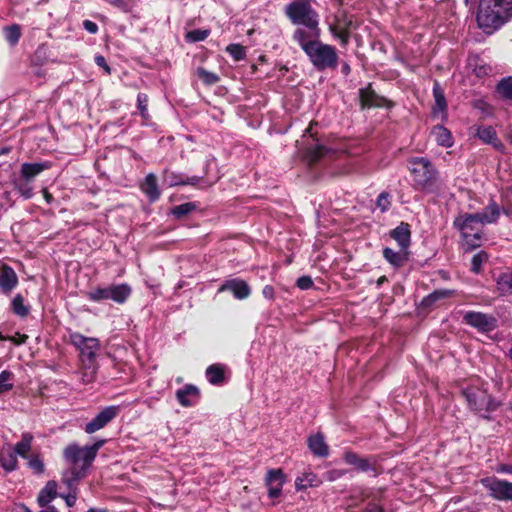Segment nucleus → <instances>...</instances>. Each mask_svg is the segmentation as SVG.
<instances>
[{
  "label": "nucleus",
  "instance_id": "nucleus-60",
  "mask_svg": "<svg viewBox=\"0 0 512 512\" xmlns=\"http://www.w3.org/2000/svg\"><path fill=\"white\" fill-rule=\"evenodd\" d=\"M66 502V505L72 507L76 503L77 495L75 492L69 493L62 496Z\"/></svg>",
  "mask_w": 512,
  "mask_h": 512
},
{
  "label": "nucleus",
  "instance_id": "nucleus-35",
  "mask_svg": "<svg viewBox=\"0 0 512 512\" xmlns=\"http://www.w3.org/2000/svg\"><path fill=\"white\" fill-rule=\"evenodd\" d=\"M496 283L501 295L512 294V273H502L497 278Z\"/></svg>",
  "mask_w": 512,
  "mask_h": 512
},
{
  "label": "nucleus",
  "instance_id": "nucleus-25",
  "mask_svg": "<svg viewBox=\"0 0 512 512\" xmlns=\"http://www.w3.org/2000/svg\"><path fill=\"white\" fill-rule=\"evenodd\" d=\"M199 397V390L196 386L188 384L184 388L176 391V398L184 407L194 405L195 400Z\"/></svg>",
  "mask_w": 512,
  "mask_h": 512
},
{
  "label": "nucleus",
  "instance_id": "nucleus-30",
  "mask_svg": "<svg viewBox=\"0 0 512 512\" xmlns=\"http://www.w3.org/2000/svg\"><path fill=\"white\" fill-rule=\"evenodd\" d=\"M0 463L7 472L16 470L18 460L15 452H13L12 449H3L0 452Z\"/></svg>",
  "mask_w": 512,
  "mask_h": 512
},
{
  "label": "nucleus",
  "instance_id": "nucleus-50",
  "mask_svg": "<svg viewBox=\"0 0 512 512\" xmlns=\"http://www.w3.org/2000/svg\"><path fill=\"white\" fill-rule=\"evenodd\" d=\"M137 107L140 110V114L143 118H148V96L145 93H138L137 95Z\"/></svg>",
  "mask_w": 512,
  "mask_h": 512
},
{
  "label": "nucleus",
  "instance_id": "nucleus-1",
  "mask_svg": "<svg viewBox=\"0 0 512 512\" xmlns=\"http://www.w3.org/2000/svg\"><path fill=\"white\" fill-rule=\"evenodd\" d=\"M317 71L335 69L338 66V53L334 46L321 41V29L305 34L295 41Z\"/></svg>",
  "mask_w": 512,
  "mask_h": 512
},
{
  "label": "nucleus",
  "instance_id": "nucleus-45",
  "mask_svg": "<svg viewBox=\"0 0 512 512\" xmlns=\"http://www.w3.org/2000/svg\"><path fill=\"white\" fill-rule=\"evenodd\" d=\"M226 52L235 60L240 61L246 57V50L240 44H229L226 47Z\"/></svg>",
  "mask_w": 512,
  "mask_h": 512
},
{
  "label": "nucleus",
  "instance_id": "nucleus-23",
  "mask_svg": "<svg viewBox=\"0 0 512 512\" xmlns=\"http://www.w3.org/2000/svg\"><path fill=\"white\" fill-rule=\"evenodd\" d=\"M18 284V277L14 269L6 264L0 266V289L8 293Z\"/></svg>",
  "mask_w": 512,
  "mask_h": 512
},
{
  "label": "nucleus",
  "instance_id": "nucleus-15",
  "mask_svg": "<svg viewBox=\"0 0 512 512\" xmlns=\"http://www.w3.org/2000/svg\"><path fill=\"white\" fill-rule=\"evenodd\" d=\"M285 482V475L281 469H270L265 478V484L268 487V496L277 498L282 491Z\"/></svg>",
  "mask_w": 512,
  "mask_h": 512
},
{
  "label": "nucleus",
  "instance_id": "nucleus-34",
  "mask_svg": "<svg viewBox=\"0 0 512 512\" xmlns=\"http://www.w3.org/2000/svg\"><path fill=\"white\" fill-rule=\"evenodd\" d=\"M4 36L6 41L11 45L15 46L22 35L21 27L19 24H12L3 28Z\"/></svg>",
  "mask_w": 512,
  "mask_h": 512
},
{
  "label": "nucleus",
  "instance_id": "nucleus-19",
  "mask_svg": "<svg viewBox=\"0 0 512 512\" xmlns=\"http://www.w3.org/2000/svg\"><path fill=\"white\" fill-rule=\"evenodd\" d=\"M382 255L393 268L399 269L409 261L410 252L402 248L399 251H395L392 248L385 247Z\"/></svg>",
  "mask_w": 512,
  "mask_h": 512
},
{
  "label": "nucleus",
  "instance_id": "nucleus-47",
  "mask_svg": "<svg viewBox=\"0 0 512 512\" xmlns=\"http://www.w3.org/2000/svg\"><path fill=\"white\" fill-rule=\"evenodd\" d=\"M14 185H15V189L25 199H30L33 196V188L29 184V182L23 181L20 178L19 180L14 181Z\"/></svg>",
  "mask_w": 512,
  "mask_h": 512
},
{
  "label": "nucleus",
  "instance_id": "nucleus-64",
  "mask_svg": "<svg viewBox=\"0 0 512 512\" xmlns=\"http://www.w3.org/2000/svg\"><path fill=\"white\" fill-rule=\"evenodd\" d=\"M40 512H58L54 506H47Z\"/></svg>",
  "mask_w": 512,
  "mask_h": 512
},
{
  "label": "nucleus",
  "instance_id": "nucleus-55",
  "mask_svg": "<svg viewBox=\"0 0 512 512\" xmlns=\"http://www.w3.org/2000/svg\"><path fill=\"white\" fill-rule=\"evenodd\" d=\"M345 475V470L333 469L325 474V478L328 481H335Z\"/></svg>",
  "mask_w": 512,
  "mask_h": 512
},
{
  "label": "nucleus",
  "instance_id": "nucleus-9",
  "mask_svg": "<svg viewBox=\"0 0 512 512\" xmlns=\"http://www.w3.org/2000/svg\"><path fill=\"white\" fill-rule=\"evenodd\" d=\"M69 342L79 350L82 363L95 362L100 349V342L97 338L86 337L79 332H70Z\"/></svg>",
  "mask_w": 512,
  "mask_h": 512
},
{
  "label": "nucleus",
  "instance_id": "nucleus-61",
  "mask_svg": "<svg viewBox=\"0 0 512 512\" xmlns=\"http://www.w3.org/2000/svg\"><path fill=\"white\" fill-rule=\"evenodd\" d=\"M42 193H43V197H44L45 201L48 204H51L54 201L53 195L51 193H49V191L47 189L44 188L42 190Z\"/></svg>",
  "mask_w": 512,
  "mask_h": 512
},
{
  "label": "nucleus",
  "instance_id": "nucleus-28",
  "mask_svg": "<svg viewBox=\"0 0 512 512\" xmlns=\"http://www.w3.org/2000/svg\"><path fill=\"white\" fill-rule=\"evenodd\" d=\"M438 145L449 148L453 145V137L450 131L442 125H436L431 131Z\"/></svg>",
  "mask_w": 512,
  "mask_h": 512
},
{
  "label": "nucleus",
  "instance_id": "nucleus-39",
  "mask_svg": "<svg viewBox=\"0 0 512 512\" xmlns=\"http://www.w3.org/2000/svg\"><path fill=\"white\" fill-rule=\"evenodd\" d=\"M469 64L473 67V72L477 77L488 75L492 70L491 67L479 57L471 58Z\"/></svg>",
  "mask_w": 512,
  "mask_h": 512
},
{
  "label": "nucleus",
  "instance_id": "nucleus-37",
  "mask_svg": "<svg viewBox=\"0 0 512 512\" xmlns=\"http://www.w3.org/2000/svg\"><path fill=\"white\" fill-rule=\"evenodd\" d=\"M433 95L435 99L434 113L438 111L445 112L447 109V102L442 89L438 83H435L433 87Z\"/></svg>",
  "mask_w": 512,
  "mask_h": 512
},
{
  "label": "nucleus",
  "instance_id": "nucleus-49",
  "mask_svg": "<svg viewBox=\"0 0 512 512\" xmlns=\"http://www.w3.org/2000/svg\"><path fill=\"white\" fill-rule=\"evenodd\" d=\"M376 205L381 212L388 211L391 207V195L386 191L381 192L377 197Z\"/></svg>",
  "mask_w": 512,
  "mask_h": 512
},
{
  "label": "nucleus",
  "instance_id": "nucleus-33",
  "mask_svg": "<svg viewBox=\"0 0 512 512\" xmlns=\"http://www.w3.org/2000/svg\"><path fill=\"white\" fill-rule=\"evenodd\" d=\"M32 440L33 436L30 433H23L21 440L16 443L12 451L15 452L16 456L19 455L26 458L28 452L31 450Z\"/></svg>",
  "mask_w": 512,
  "mask_h": 512
},
{
  "label": "nucleus",
  "instance_id": "nucleus-63",
  "mask_svg": "<svg viewBox=\"0 0 512 512\" xmlns=\"http://www.w3.org/2000/svg\"><path fill=\"white\" fill-rule=\"evenodd\" d=\"M342 28V26L331 24L329 25V31L331 34L335 37V33L337 34L339 30Z\"/></svg>",
  "mask_w": 512,
  "mask_h": 512
},
{
  "label": "nucleus",
  "instance_id": "nucleus-29",
  "mask_svg": "<svg viewBox=\"0 0 512 512\" xmlns=\"http://www.w3.org/2000/svg\"><path fill=\"white\" fill-rule=\"evenodd\" d=\"M206 377L212 385H220L225 379V369L221 364H212L206 369Z\"/></svg>",
  "mask_w": 512,
  "mask_h": 512
},
{
  "label": "nucleus",
  "instance_id": "nucleus-38",
  "mask_svg": "<svg viewBox=\"0 0 512 512\" xmlns=\"http://www.w3.org/2000/svg\"><path fill=\"white\" fill-rule=\"evenodd\" d=\"M327 152H328V149L325 146H323L319 143H316L315 145L307 148L306 158L309 161V163H315L321 157H323Z\"/></svg>",
  "mask_w": 512,
  "mask_h": 512
},
{
  "label": "nucleus",
  "instance_id": "nucleus-10",
  "mask_svg": "<svg viewBox=\"0 0 512 512\" xmlns=\"http://www.w3.org/2000/svg\"><path fill=\"white\" fill-rule=\"evenodd\" d=\"M120 412L119 406H106L91 421L86 423L84 431L93 434L108 425Z\"/></svg>",
  "mask_w": 512,
  "mask_h": 512
},
{
  "label": "nucleus",
  "instance_id": "nucleus-24",
  "mask_svg": "<svg viewBox=\"0 0 512 512\" xmlns=\"http://www.w3.org/2000/svg\"><path fill=\"white\" fill-rule=\"evenodd\" d=\"M344 461L354 466L361 472L374 471L375 468L369 458H362L357 453L352 451H346L343 456Z\"/></svg>",
  "mask_w": 512,
  "mask_h": 512
},
{
  "label": "nucleus",
  "instance_id": "nucleus-17",
  "mask_svg": "<svg viewBox=\"0 0 512 512\" xmlns=\"http://www.w3.org/2000/svg\"><path fill=\"white\" fill-rule=\"evenodd\" d=\"M229 290L239 300L246 299L251 294V289L246 281L241 279L227 280L219 289L220 292Z\"/></svg>",
  "mask_w": 512,
  "mask_h": 512
},
{
  "label": "nucleus",
  "instance_id": "nucleus-21",
  "mask_svg": "<svg viewBox=\"0 0 512 512\" xmlns=\"http://www.w3.org/2000/svg\"><path fill=\"white\" fill-rule=\"evenodd\" d=\"M140 190L146 195L150 202L157 201L161 195L157 176L154 173L147 174L140 184Z\"/></svg>",
  "mask_w": 512,
  "mask_h": 512
},
{
  "label": "nucleus",
  "instance_id": "nucleus-40",
  "mask_svg": "<svg viewBox=\"0 0 512 512\" xmlns=\"http://www.w3.org/2000/svg\"><path fill=\"white\" fill-rule=\"evenodd\" d=\"M196 75L203 81L205 85H214L219 82V76L211 71L204 69L203 67H198L196 70Z\"/></svg>",
  "mask_w": 512,
  "mask_h": 512
},
{
  "label": "nucleus",
  "instance_id": "nucleus-16",
  "mask_svg": "<svg viewBox=\"0 0 512 512\" xmlns=\"http://www.w3.org/2000/svg\"><path fill=\"white\" fill-rule=\"evenodd\" d=\"M202 180V177L192 176V177H184L180 173H176L168 168L163 170L162 173V181L169 187H174L178 185H191L195 186Z\"/></svg>",
  "mask_w": 512,
  "mask_h": 512
},
{
  "label": "nucleus",
  "instance_id": "nucleus-18",
  "mask_svg": "<svg viewBox=\"0 0 512 512\" xmlns=\"http://www.w3.org/2000/svg\"><path fill=\"white\" fill-rule=\"evenodd\" d=\"M476 136L485 144L491 145L499 152H504L505 146L499 140L496 130L492 126H479Z\"/></svg>",
  "mask_w": 512,
  "mask_h": 512
},
{
  "label": "nucleus",
  "instance_id": "nucleus-8",
  "mask_svg": "<svg viewBox=\"0 0 512 512\" xmlns=\"http://www.w3.org/2000/svg\"><path fill=\"white\" fill-rule=\"evenodd\" d=\"M131 287L128 284L122 283L117 285H110L104 288L97 287L87 293L89 300L93 302H100L103 300H113L118 304H123L131 295Z\"/></svg>",
  "mask_w": 512,
  "mask_h": 512
},
{
  "label": "nucleus",
  "instance_id": "nucleus-3",
  "mask_svg": "<svg viewBox=\"0 0 512 512\" xmlns=\"http://www.w3.org/2000/svg\"><path fill=\"white\" fill-rule=\"evenodd\" d=\"M313 0H293L284 8V14L289 21L298 26L293 34L294 41L300 39L304 34L309 35L321 28L319 26V14L312 6Z\"/></svg>",
  "mask_w": 512,
  "mask_h": 512
},
{
  "label": "nucleus",
  "instance_id": "nucleus-53",
  "mask_svg": "<svg viewBox=\"0 0 512 512\" xmlns=\"http://www.w3.org/2000/svg\"><path fill=\"white\" fill-rule=\"evenodd\" d=\"M296 285L301 290H308L313 287V280L310 276H301L297 279Z\"/></svg>",
  "mask_w": 512,
  "mask_h": 512
},
{
  "label": "nucleus",
  "instance_id": "nucleus-12",
  "mask_svg": "<svg viewBox=\"0 0 512 512\" xmlns=\"http://www.w3.org/2000/svg\"><path fill=\"white\" fill-rule=\"evenodd\" d=\"M465 323L481 332H490L497 327V319L482 312L468 311L463 317Z\"/></svg>",
  "mask_w": 512,
  "mask_h": 512
},
{
  "label": "nucleus",
  "instance_id": "nucleus-22",
  "mask_svg": "<svg viewBox=\"0 0 512 512\" xmlns=\"http://www.w3.org/2000/svg\"><path fill=\"white\" fill-rule=\"evenodd\" d=\"M389 234L390 237L398 243L400 248L409 250L411 231L408 223L401 222L396 228L392 229Z\"/></svg>",
  "mask_w": 512,
  "mask_h": 512
},
{
  "label": "nucleus",
  "instance_id": "nucleus-44",
  "mask_svg": "<svg viewBox=\"0 0 512 512\" xmlns=\"http://www.w3.org/2000/svg\"><path fill=\"white\" fill-rule=\"evenodd\" d=\"M14 375L12 372L4 370L0 373V393H5L13 388Z\"/></svg>",
  "mask_w": 512,
  "mask_h": 512
},
{
  "label": "nucleus",
  "instance_id": "nucleus-20",
  "mask_svg": "<svg viewBox=\"0 0 512 512\" xmlns=\"http://www.w3.org/2000/svg\"><path fill=\"white\" fill-rule=\"evenodd\" d=\"M49 162L23 163L20 168V178L23 181L31 182L44 170L50 168Z\"/></svg>",
  "mask_w": 512,
  "mask_h": 512
},
{
  "label": "nucleus",
  "instance_id": "nucleus-43",
  "mask_svg": "<svg viewBox=\"0 0 512 512\" xmlns=\"http://www.w3.org/2000/svg\"><path fill=\"white\" fill-rule=\"evenodd\" d=\"M210 35L209 29H194L191 31H188L185 35V39L188 42H200L204 41L208 36Z\"/></svg>",
  "mask_w": 512,
  "mask_h": 512
},
{
  "label": "nucleus",
  "instance_id": "nucleus-56",
  "mask_svg": "<svg viewBox=\"0 0 512 512\" xmlns=\"http://www.w3.org/2000/svg\"><path fill=\"white\" fill-rule=\"evenodd\" d=\"M95 63H96L99 67L103 68V69L105 70L106 74H108V75H109V74L111 73V69H110L109 65L107 64L106 59H105V57H104V56H102V55H96V57H95Z\"/></svg>",
  "mask_w": 512,
  "mask_h": 512
},
{
  "label": "nucleus",
  "instance_id": "nucleus-26",
  "mask_svg": "<svg viewBox=\"0 0 512 512\" xmlns=\"http://www.w3.org/2000/svg\"><path fill=\"white\" fill-rule=\"evenodd\" d=\"M308 447L317 457H327L329 454V447L324 440V436L320 433L308 438Z\"/></svg>",
  "mask_w": 512,
  "mask_h": 512
},
{
  "label": "nucleus",
  "instance_id": "nucleus-48",
  "mask_svg": "<svg viewBox=\"0 0 512 512\" xmlns=\"http://www.w3.org/2000/svg\"><path fill=\"white\" fill-rule=\"evenodd\" d=\"M487 259L488 256L484 251L476 253L471 259V271L474 273H479L481 271L482 264L486 262Z\"/></svg>",
  "mask_w": 512,
  "mask_h": 512
},
{
  "label": "nucleus",
  "instance_id": "nucleus-52",
  "mask_svg": "<svg viewBox=\"0 0 512 512\" xmlns=\"http://www.w3.org/2000/svg\"><path fill=\"white\" fill-rule=\"evenodd\" d=\"M28 465L36 473L40 474V473H43V471H44V464L38 456H34V457L30 458L28 461Z\"/></svg>",
  "mask_w": 512,
  "mask_h": 512
},
{
  "label": "nucleus",
  "instance_id": "nucleus-57",
  "mask_svg": "<svg viewBox=\"0 0 512 512\" xmlns=\"http://www.w3.org/2000/svg\"><path fill=\"white\" fill-rule=\"evenodd\" d=\"M83 27L90 34H96L98 32V25L91 20H84Z\"/></svg>",
  "mask_w": 512,
  "mask_h": 512
},
{
  "label": "nucleus",
  "instance_id": "nucleus-5",
  "mask_svg": "<svg viewBox=\"0 0 512 512\" xmlns=\"http://www.w3.org/2000/svg\"><path fill=\"white\" fill-rule=\"evenodd\" d=\"M407 168L411 173L416 189L429 193L439 191V172L428 158H410Z\"/></svg>",
  "mask_w": 512,
  "mask_h": 512
},
{
  "label": "nucleus",
  "instance_id": "nucleus-62",
  "mask_svg": "<svg viewBox=\"0 0 512 512\" xmlns=\"http://www.w3.org/2000/svg\"><path fill=\"white\" fill-rule=\"evenodd\" d=\"M341 71H342V73H343L345 76L349 75V74H350V72H351L350 65H349L348 63H346V62H345V63H343V64H342Z\"/></svg>",
  "mask_w": 512,
  "mask_h": 512
},
{
  "label": "nucleus",
  "instance_id": "nucleus-13",
  "mask_svg": "<svg viewBox=\"0 0 512 512\" xmlns=\"http://www.w3.org/2000/svg\"><path fill=\"white\" fill-rule=\"evenodd\" d=\"M359 97L361 102V107L363 109L367 108H380L387 107L390 108L393 106V103L386 99L383 96L378 95L373 89L371 84L368 86L361 88L359 90Z\"/></svg>",
  "mask_w": 512,
  "mask_h": 512
},
{
  "label": "nucleus",
  "instance_id": "nucleus-54",
  "mask_svg": "<svg viewBox=\"0 0 512 512\" xmlns=\"http://www.w3.org/2000/svg\"><path fill=\"white\" fill-rule=\"evenodd\" d=\"M109 4L113 5L114 7H117L121 11L128 13L131 11V8L128 3H126L124 0H105Z\"/></svg>",
  "mask_w": 512,
  "mask_h": 512
},
{
  "label": "nucleus",
  "instance_id": "nucleus-32",
  "mask_svg": "<svg viewBox=\"0 0 512 512\" xmlns=\"http://www.w3.org/2000/svg\"><path fill=\"white\" fill-rule=\"evenodd\" d=\"M320 481L317 476L312 472H305L295 480V486L297 490H305L309 487L318 486Z\"/></svg>",
  "mask_w": 512,
  "mask_h": 512
},
{
  "label": "nucleus",
  "instance_id": "nucleus-7",
  "mask_svg": "<svg viewBox=\"0 0 512 512\" xmlns=\"http://www.w3.org/2000/svg\"><path fill=\"white\" fill-rule=\"evenodd\" d=\"M470 409L476 413L483 414L495 410L498 407L496 402L486 389L478 386H468L462 390Z\"/></svg>",
  "mask_w": 512,
  "mask_h": 512
},
{
  "label": "nucleus",
  "instance_id": "nucleus-46",
  "mask_svg": "<svg viewBox=\"0 0 512 512\" xmlns=\"http://www.w3.org/2000/svg\"><path fill=\"white\" fill-rule=\"evenodd\" d=\"M196 209V205L192 202L183 203L173 207L172 214L176 218H182Z\"/></svg>",
  "mask_w": 512,
  "mask_h": 512
},
{
  "label": "nucleus",
  "instance_id": "nucleus-51",
  "mask_svg": "<svg viewBox=\"0 0 512 512\" xmlns=\"http://www.w3.org/2000/svg\"><path fill=\"white\" fill-rule=\"evenodd\" d=\"M349 23H346L340 30L339 32L336 34L335 33V38H338L340 39L341 41V44L343 46H346L348 44V41H349V37H350V32H349Z\"/></svg>",
  "mask_w": 512,
  "mask_h": 512
},
{
  "label": "nucleus",
  "instance_id": "nucleus-41",
  "mask_svg": "<svg viewBox=\"0 0 512 512\" xmlns=\"http://www.w3.org/2000/svg\"><path fill=\"white\" fill-rule=\"evenodd\" d=\"M12 310L13 312L20 316L26 317L29 313V308L24 304V299L20 294H17L12 300Z\"/></svg>",
  "mask_w": 512,
  "mask_h": 512
},
{
  "label": "nucleus",
  "instance_id": "nucleus-27",
  "mask_svg": "<svg viewBox=\"0 0 512 512\" xmlns=\"http://www.w3.org/2000/svg\"><path fill=\"white\" fill-rule=\"evenodd\" d=\"M57 496V483L53 480L48 481L46 485L41 489L37 501L39 506L47 507L48 504L55 499Z\"/></svg>",
  "mask_w": 512,
  "mask_h": 512
},
{
  "label": "nucleus",
  "instance_id": "nucleus-36",
  "mask_svg": "<svg viewBox=\"0 0 512 512\" xmlns=\"http://www.w3.org/2000/svg\"><path fill=\"white\" fill-rule=\"evenodd\" d=\"M97 366L95 362L82 363L81 381L83 384L92 383L96 378Z\"/></svg>",
  "mask_w": 512,
  "mask_h": 512
},
{
  "label": "nucleus",
  "instance_id": "nucleus-58",
  "mask_svg": "<svg viewBox=\"0 0 512 512\" xmlns=\"http://www.w3.org/2000/svg\"><path fill=\"white\" fill-rule=\"evenodd\" d=\"M262 295L264 298H266L268 300H273L274 296H275V290H274L273 286H271V285L264 286V288L262 289Z\"/></svg>",
  "mask_w": 512,
  "mask_h": 512
},
{
  "label": "nucleus",
  "instance_id": "nucleus-2",
  "mask_svg": "<svg viewBox=\"0 0 512 512\" xmlns=\"http://www.w3.org/2000/svg\"><path fill=\"white\" fill-rule=\"evenodd\" d=\"M512 18V0H479L476 22L487 35L498 31Z\"/></svg>",
  "mask_w": 512,
  "mask_h": 512
},
{
  "label": "nucleus",
  "instance_id": "nucleus-6",
  "mask_svg": "<svg viewBox=\"0 0 512 512\" xmlns=\"http://www.w3.org/2000/svg\"><path fill=\"white\" fill-rule=\"evenodd\" d=\"M473 213L459 214L453 221V226L459 230L465 244L474 249L481 246L483 239V230L478 228L480 222L478 219L471 220Z\"/></svg>",
  "mask_w": 512,
  "mask_h": 512
},
{
  "label": "nucleus",
  "instance_id": "nucleus-4",
  "mask_svg": "<svg viewBox=\"0 0 512 512\" xmlns=\"http://www.w3.org/2000/svg\"><path fill=\"white\" fill-rule=\"evenodd\" d=\"M104 439L97 440L94 444L90 446L80 447L79 445L73 443L69 444L63 451V456L65 460L71 464H76L80 460L83 461V465L80 470L75 468L71 469V478H64L67 485L70 487L72 482H76L79 479L83 478L86 474V470L90 467L92 462L97 456L99 449L105 444Z\"/></svg>",
  "mask_w": 512,
  "mask_h": 512
},
{
  "label": "nucleus",
  "instance_id": "nucleus-11",
  "mask_svg": "<svg viewBox=\"0 0 512 512\" xmlns=\"http://www.w3.org/2000/svg\"><path fill=\"white\" fill-rule=\"evenodd\" d=\"M482 484L489 490L490 496L500 501H512V483L496 478H485Z\"/></svg>",
  "mask_w": 512,
  "mask_h": 512
},
{
  "label": "nucleus",
  "instance_id": "nucleus-14",
  "mask_svg": "<svg viewBox=\"0 0 512 512\" xmlns=\"http://www.w3.org/2000/svg\"><path fill=\"white\" fill-rule=\"evenodd\" d=\"M502 213H507L505 209L501 208L494 200H490L489 204L482 209V211L473 213L471 220L478 219L481 226L496 224Z\"/></svg>",
  "mask_w": 512,
  "mask_h": 512
},
{
  "label": "nucleus",
  "instance_id": "nucleus-42",
  "mask_svg": "<svg viewBox=\"0 0 512 512\" xmlns=\"http://www.w3.org/2000/svg\"><path fill=\"white\" fill-rule=\"evenodd\" d=\"M497 92L506 99H512V76L503 78L497 84Z\"/></svg>",
  "mask_w": 512,
  "mask_h": 512
},
{
  "label": "nucleus",
  "instance_id": "nucleus-31",
  "mask_svg": "<svg viewBox=\"0 0 512 512\" xmlns=\"http://www.w3.org/2000/svg\"><path fill=\"white\" fill-rule=\"evenodd\" d=\"M451 295H453V291H451V290H446V289L435 290L422 299L421 306L424 308H430L437 301H439L441 299L448 298Z\"/></svg>",
  "mask_w": 512,
  "mask_h": 512
},
{
  "label": "nucleus",
  "instance_id": "nucleus-59",
  "mask_svg": "<svg viewBox=\"0 0 512 512\" xmlns=\"http://www.w3.org/2000/svg\"><path fill=\"white\" fill-rule=\"evenodd\" d=\"M363 512H384V509L382 506L370 502L367 504Z\"/></svg>",
  "mask_w": 512,
  "mask_h": 512
}]
</instances>
